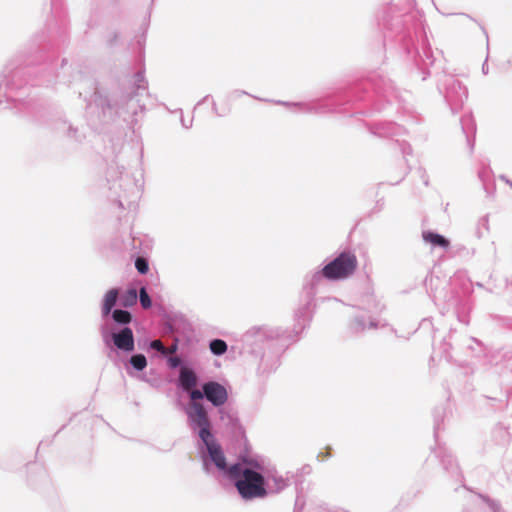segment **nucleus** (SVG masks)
Wrapping results in <instances>:
<instances>
[{"instance_id": "obj_1", "label": "nucleus", "mask_w": 512, "mask_h": 512, "mask_svg": "<svg viewBox=\"0 0 512 512\" xmlns=\"http://www.w3.org/2000/svg\"><path fill=\"white\" fill-rule=\"evenodd\" d=\"M106 177L112 200L122 209L134 208L142 193V173L128 171L123 163L116 160L109 165Z\"/></svg>"}, {"instance_id": "obj_2", "label": "nucleus", "mask_w": 512, "mask_h": 512, "mask_svg": "<svg viewBox=\"0 0 512 512\" xmlns=\"http://www.w3.org/2000/svg\"><path fill=\"white\" fill-rule=\"evenodd\" d=\"M263 469V460L247 457L230 465L228 479L234 483L243 500L265 498L268 495Z\"/></svg>"}, {"instance_id": "obj_3", "label": "nucleus", "mask_w": 512, "mask_h": 512, "mask_svg": "<svg viewBox=\"0 0 512 512\" xmlns=\"http://www.w3.org/2000/svg\"><path fill=\"white\" fill-rule=\"evenodd\" d=\"M136 96L137 94L121 93L108 97L96 88L87 103L88 114H97L99 121L103 123L112 121L124 113H131L135 117L138 112L142 113L145 110V106L139 103Z\"/></svg>"}, {"instance_id": "obj_4", "label": "nucleus", "mask_w": 512, "mask_h": 512, "mask_svg": "<svg viewBox=\"0 0 512 512\" xmlns=\"http://www.w3.org/2000/svg\"><path fill=\"white\" fill-rule=\"evenodd\" d=\"M357 258L351 252H342L335 259L325 265L321 270L315 271L306 278L317 287L322 286L326 280H340L352 275L357 268Z\"/></svg>"}, {"instance_id": "obj_5", "label": "nucleus", "mask_w": 512, "mask_h": 512, "mask_svg": "<svg viewBox=\"0 0 512 512\" xmlns=\"http://www.w3.org/2000/svg\"><path fill=\"white\" fill-rule=\"evenodd\" d=\"M26 72L22 68L12 69L5 67L0 80V106L5 102V107L23 103L21 95L25 89L24 77Z\"/></svg>"}, {"instance_id": "obj_6", "label": "nucleus", "mask_w": 512, "mask_h": 512, "mask_svg": "<svg viewBox=\"0 0 512 512\" xmlns=\"http://www.w3.org/2000/svg\"><path fill=\"white\" fill-rule=\"evenodd\" d=\"M184 412L187 417V426L192 435L197 436L201 442H207L215 437L208 410L202 402L189 401L184 407Z\"/></svg>"}, {"instance_id": "obj_7", "label": "nucleus", "mask_w": 512, "mask_h": 512, "mask_svg": "<svg viewBox=\"0 0 512 512\" xmlns=\"http://www.w3.org/2000/svg\"><path fill=\"white\" fill-rule=\"evenodd\" d=\"M319 287L312 284L305 277L302 292L300 294L299 307L294 312V328L296 334H300L310 323L313 314L314 298Z\"/></svg>"}, {"instance_id": "obj_8", "label": "nucleus", "mask_w": 512, "mask_h": 512, "mask_svg": "<svg viewBox=\"0 0 512 512\" xmlns=\"http://www.w3.org/2000/svg\"><path fill=\"white\" fill-rule=\"evenodd\" d=\"M101 336L104 344L110 349L115 348L116 350L124 353H131L135 349L134 334L130 327H122L118 330L109 328L107 325H102Z\"/></svg>"}, {"instance_id": "obj_9", "label": "nucleus", "mask_w": 512, "mask_h": 512, "mask_svg": "<svg viewBox=\"0 0 512 512\" xmlns=\"http://www.w3.org/2000/svg\"><path fill=\"white\" fill-rule=\"evenodd\" d=\"M439 90L453 113L461 110L468 98L467 88L452 75L443 76Z\"/></svg>"}, {"instance_id": "obj_10", "label": "nucleus", "mask_w": 512, "mask_h": 512, "mask_svg": "<svg viewBox=\"0 0 512 512\" xmlns=\"http://www.w3.org/2000/svg\"><path fill=\"white\" fill-rule=\"evenodd\" d=\"M202 444L207 450V453L202 456L204 470L211 473L212 466H214L222 476L229 478L230 466L227 465L224 452L215 437L207 440V442H202Z\"/></svg>"}, {"instance_id": "obj_11", "label": "nucleus", "mask_w": 512, "mask_h": 512, "mask_svg": "<svg viewBox=\"0 0 512 512\" xmlns=\"http://www.w3.org/2000/svg\"><path fill=\"white\" fill-rule=\"evenodd\" d=\"M203 399H206L215 408L221 407L226 404L228 400L227 389L216 381L205 382L202 384L200 390L191 393V400L201 402Z\"/></svg>"}, {"instance_id": "obj_12", "label": "nucleus", "mask_w": 512, "mask_h": 512, "mask_svg": "<svg viewBox=\"0 0 512 512\" xmlns=\"http://www.w3.org/2000/svg\"><path fill=\"white\" fill-rule=\"evenodd\" d=\"M386 326H388V323L384 320L357 315L349 323L348 329L351 334L358 335L367 329H378Z\"/></svg>"}, {"instance_id": "obj_13", "label": "nucleus", "mask_w": 512, "mask_h": 512, "mask_svg": "<svg viewBox=\"0 0 512 512\" xmlns=\"http://www.w3.org/2000/svg\"><path fill=\"white\" fill-rule=\"evenodd\" d=\"M276 104L284 105L286 107L293 108L297 112L304 113H326L335 111V109L329 107L327 104L322 103L319 100L311 101V102H284V101H275Z\"/></svg>"}, {"instance_id": "obj_14", "label": "nucleus", "mask_w": 512, "mask_h": 512, "mask_svg": "<svg viewBox=\"0 0 512 512\" xmlns=\"http://www.w3.org/2000/svg\"><path fill=\"white\" fill-rule=\"evenodd\" d=\"M434 453L440 459L443 468L448 471L452 477L459 481L462 480L463 476L459 466L446 447L437 444V447L434 449Z\"/></svg>"}, {"instance_id": "obj_15", "label": "nucleus", "mask_w": 512, "mask_h": 512, "mask_svg": "<svg viewBox=\"0 0 512 512\" xmlns=\"http://www.w3.org/2000/svg\"><path fill=\"white\" fill-rule=\"evenodd\" d=\"M219 421L222 426L231 432H237L241 429L238 412L230 405H223L217 408Z\"/></svg>"}, {"instance_id": "obj_16", "label": "nucleus", "mask_w": 512, "mask_h": 512, "mask_svg": "<svg viewBox=\"0 0 512 512\" xmlns=\"http://www.w3.org/2000/svg\"><path fill=\"white\" fill-rule=\"evenodd\" d=\"M197 381V375L191 368L185 366L181 367L178 377V386L188 394L189 401H191V393L198 390L196 389Z\"/></svg>"}, {"instance_id": "obj_17", "label": "nucleus", "mask_w": 512, "mask_h": 512, "mask_svg": "<svg viewBox=\"0 0 512 512\" xmlns=\"http://www.w3.org/2000/svg\"><path fill=\"white\" fill-rule=\"evenodd\" d=\"M433 63L434 58L431 48L426 44H423L422 52H418V59H416V64L419 70H421L423 73L422 80H425L430 75L428 69L433 65Z\"/></svg>"}, {"instance_id": "obj_18", "label": "nucleus", "mask_w": 512, "mask_h": 512, "mask_svg": "<svg viewBox=\"0 0 512 512\" xmlns=\"http://www.w3.org/2000/svg\"><path fill=\"white\" fill-rule=\"evenodd\" d=\"M461 127L463 133L466 135L467 144L470 148V151H473L474 142H475V133H476V124L475 121L470 114H465L460 119Z\"/></svg>"}, {"instance_id": "obj_19", "label": "nucleus", "mask_w": 512, "mask_h": 512, "mask_svg": "<svg viewBox=\"0 0 512 512\" xmlns=\"http://www.w3.org/2000/svg\"><path fill=\"white\" fill-rule=\"evenodd\" d=\"M373 129V133L379 137H393L401 135L404 132V129L401 126L393 122L378 123Z\"/></svg>"}, {"instance_id": "obj_20", "label": "nucleus", "mask_w": 512, "mask_h": 512, "mask_svg": "<svg viewBox=\"0 0 512 512\" xmlns=\"http://www.w3.org/2000/svg\"><path fill=\"white\" fill-rule=\"evenodd\" d=\"M283 337L282 332L279 329H266V328H257L254 330H251L245 334V341L246 342H253V338H255V341L262 340L264 338H279Z\"/></svg>"}, {"instance_id": "obj_21", "label": "nucleus", "mask_w": 512, "mask_h": 512, "mask_svg": "<svg viewBox=\"0 0 512 512\" xmlns=\"http://www.w3.org/2000/svg\"><path fill=\"white\" fill-rule=\"evenodd\" d=\"M266 488L269 493H279L288 486V480L279 475L277 472L269 473L266 478Z\"/></svg>"}, {"instance_id": "obj_22", "label": "nucleus", "mask_w": 512, "mask_h": 512, "mask_svg": "<svg viewBox=\"0 0 512 512\" xmlns=\"http://www.w3.org/2000/svg\"><path fill=\"white\" fill-rule=\"evenodd\" d=\"M119 299V291L117 288L110 289L104 296L103 304H102V317L106 318L113 311L114 306L116 305Z\"/></svg>"}, {"instance_id": "obj_23", "label": "nucleus", "mask_w": 512, "mask_h": 512, "mask_svg": "<svg viewBox=\"0 0 512 512\" xmlns=\"http://www.w3.org/2000/svg\"><path fill=\"white\" fill-rule=\"evenodd\" d=\"M422 238L424 242L430 243L434 247L447 249L450 246V241L447 238L433 231H424L422 233Z\"/></svg>"}, {"instance_id": "obj_24", "label": "nucleus", "mask_w": 512, "mask_h": 512, "mask_svg": "<svg viewBox=\"0 0 512 512\" xmlns=\"http://www.w3.org/2000/svg\"><path fill=\"white\" fill-rule=\"evenodd\" d=\"M110 315L115 324L123 327H128L127 325L132 321V315L127 310L114 309Z\"/></svg>"}, {"instance_id": "obj_25", "label": "nucleus", "mask_w": 512, "mask_h": 512, "mask_svg": "<svg viewBox=\"0 0 512 512\" xmlns=\"http://www.w3.org/2000/svg\"><path fill=\"white\" fill-rule=\"evenodd\" d=\"M138 294L135 288H130L124 292L120 297V305L123 307H131L137 303Z\"/></svg>"}, {"instance_id": "obj_26", "label": "nucleus", "mask_w": 512, "mask_h": 512, "mask_svg": "<svg viewBox=\"0 0 512 512\" xmlns=\"http://www.w3.org/2000/svg\"><path fill=\"white\" fill-rule=\"evenodd\" d=\"M209 348L212 354L221 356L227 351V344L222 339H213L210 341Z\"/></svg>"}, {"instance_id": "obj_27", "label": "nucleus", "mask_w": 512, "mask_h": 512, "mask_svg": "<svg viewBox=\"0 0 512 512\" xmlns=\"http://www.w3.org/2000/svg\"><path fill=\"white\" fill-rule=\"evenodd\" d=\"M129 363L137 371H142L147 366V359L143 354H134L130 357Z\"/></svg>"}, {"instance_id": "obj_28", "label": "nucleus", "mask_w": 512, "mask_h": 512, "mask_svg": "<svg viewBox=\"0 0 512 512\" xmlns=\"http://www.w3.org/2000/svg\"><path fill=\"white\" fill-rule=\"evenodd\" d=\"M491 174H492V171H491L490 167L488 165L482 164V167L478 171V177L481 180V182L483 183V186L486 191L488 190L487 183L491 179Z\"/></svg>"}, {"instance_id": "obj_29", "label": "nucleus", "mask_w": 512, "mask_h": 512, "mask_svg": "<svg viewBox=\"0 0 512 512\" xmlns=\"http://www.w3.org/2000/svg\"><path fill=\"white\" fill-rule=\"evenodd\" d=\"M139 301H140V304L141 306L144 308V309H148L151 307L152 305V301H151V298L149 296V294L147 293V290L145 287H142L140 289V292H139Z\"/></svg>"}, {"instance_id": "obj_30", "label": "nucleus", "mask_w": 512, "mask_h": 512, "mask_svg": "<svg viewBox=\"0 0 512 512\" xmlns=\"http://www.w3.org/2000/svg\"><path fill=\"white\" fill-rule=\"evenodd\" d=\"M135 85L137 90H146L147 89V81L145 79L144 73L142 71H138L135 75Z\"/></svg>"}, {"instance_id": "obj_31", "label": "nucleus", "mask_w": 512, "mask_h": 512, "mask_svg": "<svg viewBox=\"0 0 512 512\" xmlns=\"http://www.w3.org/2000/svg\"><path fill=\"white\" fill-rule=\"evenodd\" d=\"M135 267L140 274H146L149 270L148 261L143 257H138L136 259Z\"/></svg>"}, {"instance_id": "obj_32", "label": "nucleus", "mask_w": 512, "mask_h": 512, "mask_svg": "<svg viewBox=\"0 0 512 512\" xmlns=\"http://www.w3.org/2000/svg\"><path fill=\"white\" fill-rule=\"evenodd\" d=\"M149 347L163 355H167L169 353L160 340H152L149 344Z\"/></svg>"}, {"instance_id": "obj_33", "label": "nucleus", "mask_w": 512, "mask_h": 512, "mask_svg": "<svg viewBox=\"0 0 512 512\" xmlns=\"http://www.w3.org/2000/svg\"><path fill=\"white\" fill-rule=\"evenodd\" d=\"M168 364H169L170 368L175 369V368H178L179 366H181L182 361L179 357L174 356V357H170L168 359Z\"/></svg>"}, {"instance_id": "obj_34", "label": "nucleus", "mask_w": 512, "mask_h": 512, "mask_svg": "<svg viewBox=\"0 0 512 512\" xmlns=\"http://www.w3.org/2000/svg\"><path fill=\"white\" fill-rule=\"evenodd\" d=\"M304 508V500L300 496H297L294 506V512H301Z\"/></svg>"}, {"instance_id": "obj_35", "label": "nucleus", "mask_w": 512, "mask_h": 512, "mask_svg": "<svg viewBox=\"0 0 512 512\" xmlns=\"http://www.w3.org/2000/svg\"><path fill=\"white\" fill-rule=\"evenodd\" d=\"M399 147L404 155L411 154V146L407 142H401L399 143Z\"/></svg>"}, {"instance_id": "obj_36", "label": "nucleus", "mask_w": 512, "mask_h": 512, "mask_svg": "<svg viewBox=\"0 0 512 512\" xmlns=\"http://www.w3.org/2000/svg\"><path fill=\"white\" fill-rule=\"evenodd\" d=\"M181 112V124L184 128L186 129H189L191 126H192V120H189L188 122H186V120L184 119L183 117V114H182V110H180Z\"/></svg>"}, {"instance_id": "obj_37", "label": "nucleus", "mask_w": 512, "mask_h": 512, "mask_svg": "<svg viewBox=\"0 0 512 512\" xmlns=\"http://www.w3.org/2000/svg\"><path fill=\"white\" fill-rule=\"evenodd\" d=\"M419 173H420V176H421V178L423 180L424 185L428 186L429 178H428L426 172L424 170H422V169H419Z\"/></svg>"}, {"instance_id": "obj_38", "label": "nucleus", "mask_w": 512, "mask_h": 512, "mask_svg": "<svg viewBox=\"0 0 512 512\" xmlns=\"http://www.w3.org/2000/svg\"><path fill=\"white\" fill-rule=\"evenodd\" d=\"M443 345H444V353H445L446 357H449L450 356L449 350L451 348V345H450V343H447L446 341L444 342Z\"/></svg>"}, {"instance_id": "obj_39", "label": "nucleus", "mask_w": 512, "mask_h": 512, "mask_svg": "<svg viewBox=\"0 0 512 512\" xmlns=\"http://www.w3.org/2000/svg\"><path fill=\"white\" fill-rule=\"evenodd\" d=\"M379 21H381V22H382V25H383V26H387V25H388V20L386 19V17H385V16H383V17L379 18Z\"/></svg>"}, {"instance_id": "obj_40", "label": "nucleus", "mask_w": 512, "mask_h": 512, "mask_svg": "<svg viewBox=\"0 0 512 512\" xmlns=\"http://www.w3.org/2000/svg\"><path fill=\"white\" fill-rule=\"evenodd\" d=\"M482 71H483L484 74L488 73V65H487L486 62L482 65Z\"/></svg>"}, {"instance_id": "obj_41", "label": "nucleus", "mask_w": 512, "mask_h": 512, "mask_svg": "<svg viewBox=\"0 0 512 512\" xmlns=\"http://www.w3.org/2000/svg\"><path fill=\"white\" fill-rule=\"evenodd\" d=\"M459 320H460L462 323L468 324V320L466 319V316H463V317H460V316H459Z\"/></svg>"}, {"instance_id": "obj_42", "label": "nucleus", "mask_w": 512, "mask_h": 512, "mask_svg": "<svg viewBox=\"0 0 512 512\" xmlns=\"http://www.w3.org/2000/svg\"><path fill=\"white\" fill-rule=\"evenodd\" d=\"M209 98V96H205L201 101L197 103V105H200L202 102L206 101Z\"/></svg>"}, {"instance_id": "obj_43", "label": "nucleus", "mask_w": 512, "mask_h": 512, "mask_svg": "<svg viewBox=\"0 0 512 512\" xmlns=\"http://www.w3.org/2000/svg\"><path fill=\"white\" fill-rule=\"evenodd\" d=\"M500 179H501V180H503V181H505V182H506V180H509V179H508L506 176H504V175H501V176H500Z\"/></svg>"}, {"instance_id": "obj_44", "label": "nucleus", "mask_w": 512, "mask_h": 512, "mask_svg": "<svg viewBox=\"0 0 512 512\" xmlns=\"http://www.w3.org/2000/svg\"><path fill=\"white\" fill-rule=\"evenodd\" d=\"M437 430H438V426H435V431H434V435H435V438H436V439H437V435H438V432H437Z\"/></svg>"}, {"instance_id": "obj_45", "label": "nucleus", "mask_w": 512, "mask_h": 512, "mask_svg": "<svg viewBox=\"0 0 512 512\" xmlns=\"http://www.w3.org/2000/svg\"><path fill=\"white\" fill-rule=\"evenodd\" d=\"M506 183H507L510 187H512V181H511V180H506Z\"/></svg>"}, {"instance_id": "obj_46", "label": "nucleus", "mask_w": 512, "mask_h": 512, "mask_svg": "<svg viewBox=\"0 0 512 512\" xmlns=\"http://www.w3.org/2000/svg\"><path fill=\"white\" fill-rule=\"evenodd\" d=\"M136 123H137V119H134V118H133V119L131 120V124H133V125H134V124H136Z\"/></svg>"}, {"instance_id": "obj_47", "label": "nucleus", "mask_w": 512, "mask_h": 512, "mask_svg": "<svg viewBox=\"0 0 512 512\" xmlns=\"http://www.w3.org/2000/svg\"><path fill=\"white\" fill-rule=\"evenodd\" d=\"M239 94H247L245 91H238Z\"/></svg>"}, {"instance_id": "obj_48", "label": "nucleus", "mask_w": 512, "mask_h": 512, "mask_svg": "<svg viewBox=\"0 0 512 512\" xmlns=\"http://www.w3.org/2000/svg\"><path fill=\"white\" fill-rule=\"evenodd\" d=\"M175 350H176V346H174L170 352H173Z\"/></svg>"}]
</instances>
